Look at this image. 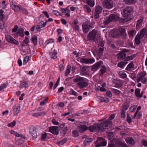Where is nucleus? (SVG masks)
Listing matches in <instances>:
<instances>
[{"mask_svg":"<svg viewBox=\"0 0 147 147\" xmlns=\"http://www.w3.org/2000/svg\"><path fill=\"white\" fill-rule=\"evenodd\" d=\"M117 16L114 14H111L105 18L104 23L107 25L109 24L111 22L117 19Z\"/></svg>","mask_w":147,"mask_h":147,"instance_id":"obj_5","label":"nucleus"},{"mask_svg":"<svg viewBox=\"0 0 147 147\" xmlns=\"http://www.w3.org/2000/svg\"><path fill=\"white\" fill-rule=\"evenodd\" d=\"M4 11L2 9L0 10V20L3 21L5 18V16L3 14Z\"/></svg>","mask_w":147,"mask_h":147,"instance_id":"obj_38","label":"nucleus"},{"mask_svg":"<svg viewBox=\"0 0 147 147\" xmlns=\"http://www.w3.org/2000/svg\"><path fill=\"white\" fill-rule=\"evenodd\" d=\"M104 41L102 40H101L100 41H99L98 45L99 46H100L101 47H102L104 46Z\"/></svg>","mask_w":147,"mask_h":147,"instance_id":"obj_64","label":"nucleus"},{"mask_svg":"<svg viewBox=\"0 0 147 147\" xmlns=\"http://www.w3.org/2000/svg\"><path fill=\"white\" fill-rule=\"evenodd\" d=\"M54 42V40L53 39L51 38L50 39L47 40L45 42V44L46 45H47L48 44L50 43H53Z\"/></svg>","mask_w":147,"mask_h":147,"instance_id":"obj_53","label":"nucleus"},{"mask_svg":"<svg viewBox=\"0 0 147 147\" xmlns=\"http://www.w3.org/2000/svg\"><path fill=\"white\" fill-rule=\"evenodd\" d=\"M57 54V51L55 50H54L53 52H51L50 53V56L51 57L54 59H55L57 58V57L56 55Z\"/></svg>","mask_w":147,"mask_h":147,"instance_id":"obj_24","label":"nucleus"},{"mask_svg":"<svg viewBox=\"0 0 147 147\" xmlns=\"http://www.w3.org/2000/svg\"><path fill=\"white\" fill-rule=\"evenodd\" d=\"M28 87V84L26 82H23L21 83L20 85V88H27Z\"/></svg>","mask_w":147,"mask_h":147,"instance_id":"obj_33","label":"nucleus"},{"mask_svg":"<svg viewBox=\"0 0 147 147\" xmlns=\"http://www.w3.org/2000/svg\"><path fill=\"white\" fill-rule=\"evenodd\" d=\"M142 38H141L140 36L137 35L135 38V43L137 45H139L140 42L141 41L140 39Z\"/></svg>","mask_w":147,"mask_h":147,"instance_id":"obj_26","label":"nucleus"},{"mask_svg":"<svg viewBox=\"0 0 147 147\" xmlns=\"http://www.w3.org/2000/svg\"><path fill=\"white\" fill-rule=\"evenodd\" d=\"M102 4L104 8L108 9H111L113 6V1L111 0H105Z\"/></svg>","mask_w":147,"mask_h":147,"instance_id":"obj_7","label":"nucleus"},{"mask_svg":"<svg viewBox=\"0 0 147 147\" xmlns=\"http://www.w3.org/2000/svg\"><path fill=\"white\" fill-rule=\"evenodd\" d=\"M112 125L111 121L108 119L100 124H95L90 126L89 129L90 131L92 132L104 131L106 128H110Z\"/></svg>","mask_w":147,"mask_h":147,"instance_id":"obj_1","label":"nucleus"},{"mask_svg":"<svg viewBox=\"0 0 147 147\" xmlns=\"http://www.w3.org/2000/svg\"><path fill=\"white\" fill-rule=\"evenodd\" d=\"M88 67L84 66L83 67L80 66V73L82 75H87L88 74V73L87 72V69Z\"/></svg>","mask_w":147,"mask_h":147,"instance_id":"obj_15","label":"nucleus"},{"mask_svg":"<svg viewBox=\"0 0 147 147\" xmlns=\"http://www.w3.org/2000/svg\"><path fill=\"white\" fill-rule=\"evenodd\" d=\"M18 28V26L17 25H15L14 26V28L12 29V31L13 32H16Z\"/></svg>","mask_w":147,"mask_h":147,"instance_id":"obj_63","label":"nucleus"},{"mask_svg":"<svg viewBox=\"0 0 147 147\" xmlns=\"http://www.w3.org/2000/svg\"><path fill=\"white\" fill-rule=\"evenodd\" d=\"M67 141V139L64 138L58 142V143L59 145H61L65 143Z\"/></svg>","mask_w":147,"mask_h":147,"instance_id":"obj_48","label":"nucleus"},{"mask_svg":"<svg viewBox=\"0 0 147 147\" xmlns=\"http://www.w3.org/2000/svg\"><path fill=\"white\" fill-rule=\"evenodd\" d=\"M118 30L119 31V34L120 36L124 35L125 32V29L124 28H120Z\"/></svg>","mask_w":147,"mask_h":147,"instance_id":"obj_36","label":"nucleus"},{"mask_svg":"<svg viewBox=\"0 0 147 147\" xmlns=\"http://www.w3.org/2000/svg\"><path fill=\"white\" fill-rule=\"evenodd\" d=\"M111 91L114 94H115L117 95H119L122 94L121 92L119 90L114 88L111 89Z\"/></svg>","mask_w":147,"mask_h":147,"instance_id":"obj_29","label":"nucleus"},{"mask_svg":"<svg viewBox=\"0 0 147 147\" xmlns=\"http://www.w3.org/2000/svg\"><path fill=\"white\" fill-rule=\"evenodd\" d=\"M102 11V8L99 5L97 7H96L95 11L98 13H101Z\"/></svg>","mask_w":147,"mask_h":147,"instance_id":"obj_34","label":"nucleus"},{"mask_svg":"<svg viewBox=\"0 0 147 147\" xmlns=\"http://www.w3.org/2000/svg\"><path fill=\"white\" fill-rule=\"evenodd\" d=\"M73 82H74L77 83V85L80 88H83L88 85L87 80L83 77L79 76L73 80Z\"/></svg>","mask_w":147,"mask_h":147,"instance_id":"obj_2","label":"nucleus"},{"mask_svg":"<svg viewBox=\"0 0 147 147\" xmlns=\"http://www.w3.org/2000/svg\"><path fill=\"white\" fill-rule=\"evenodd\" d=\"M29 60V56H26L24 58L23 61V64L25 65Z\"/></svg>","mask_w":147,"mask_h":147,"instance_id":"obj_50","label":"nucleus"},{"mask_svg":"<svg viewBox=\"0 0 147 147\" xmlns=\"http://www.w3.org/2000/svg\"><path fill=\"white\" fill-rule=\"evenodd\" d=\"M29 132L32 137L33 138L35 139L37 138V128L35 127H31L29 128Z\"/></svg>","mask_w":147,"mask_h":147,"instance_id":"obj_10","label":"nucleus"},{"mask_svg":"<svg viewBox=\"0 0 147 147\" xmlns=\"http://www.w3.org/2000/svg\"><path fill=\"white\" fill-rule=\"evenodd\" d=\"M5 38L6 40L11 43H13L16 45H18V42L15 39L9 35H7L6 36Z\"/></svg>","mask_w":147,"mask_h":147,"instance_id":"obj_13","label":"nucleus"},{"mask_svg":"<svg viewBox=\"0 0 147 147\" xmlns=\"http://www.w3.org/2000/svg\"><path fill=\"white\" fill-rule=\"evenodd\" d=\"M115 83V87L116 88H120L123 84V83L121 80H116Z\"/></svg>","mask_w":147,"mask_h":147,"instance_id":"obj_20","label":"nucleus"},{"mask_svg":"<svg viewBox=\"0 0 147 147\" xmlns=\"http://www.w3.org/2000/svg\"><path fill=\"white\" fill-rule=\"evenodd\" d=\"M82 26V30L85 33H87L89 30L93 28L94 27L92 24H88L85 22L83 24Z\"/></svg>","mask_w":147,"mask_h":147,"instance_id":"obj_6","label":"nucleus"},{"mask_svg":"<svg viewBox=\"0 0 147 147\" xmlns=\"http://www.w3.org/2000/svg\"><path fill=\"white\" fill-rule=\"evenodd\" d=\"M140 89L139 88H136L135 90V94L136 96L138 98H139V95H140Z\"/></svg>","mask_w":147,"mask_h":147,"instance_id":"obj_42","label":"nucleus"},{"mask_svg":"<svg viewBox=\"0 0 147 147\" xmlns=\"http://www.w3.org/2000/svg\"><path fill=\"white\" fill-rule=\"evenodd\" d=\"M9 132L13 134L16 137H19L20 136V134L17 132L13 131L10 130L9 131Z\"/></svg>","mask_w":147,"mask_h":147,"instance_id":"obj_46","label":"nucleus"},{"mask_svg":"<svg viewBox=\"0 0 147 147\" xmlns=\"http://www.w3.org/2000/svg\"><path fill=\"white\" fill-rule=\"evenodd\" d=\"M118 74L121 78H125L127 77L126 74L122 71H119L118 72Z\"/></svg>","mask_w":147,"mask_h":147,"instance_id":"obj_35","label":"nucleus"},{"mask_svg":"<svg viewBox=\"0 0 147 147\" xmlns=\"http://www.w3.org/2000/svg\"><path fill=\"white\" fill-rule=\"evenodd\" d=\"M125 141L127 143L130 144H133L134 143V140L132 138L129 137L126 138Z\"/></svg>","mask_w":147,"mask_h":147,"instance_id":"obj_25","label":"nucleus"},{"mask_svg":"<svg viewBox=\"0 0 147 147\" xmlns=\"http://www.w3.org/2000/svg\"><path fill=\"white\" fill-rule=\"evenodd\" d=\"M20 109V106H16L13 109V115L16 116L18 114Z\"/></svg>","mask_w":147,"mask_h":147,"instance_id":"obj_18","label":"nucleus"},{"mask_svg":"<svg viewBox=\"0 0 147 147\" xmlns=\"http://www.w3.org/2000/svg\"><path fill=\"white\" fill-rule=\"evenodd\" d=\"M98 36L97 31L95 29L93 30L88 34L87 39L89 41H92L95 42Z\"/></svg>","mask_w":147,"mask_h":147,"instance_id":"obj_3","label":"nucleus"},{"mask_svg":"<svg viewBox=\"0 0 147 147\" xmlns=\"http://www.w3.org/2000/svg\"><path fill=\"white\" fill-rule=\"evenodd\" d=\"M112 35L115 38H118L120 36L118 30L113 31L112 32Z\"/></svg>","mask_w":147,"mask_h":147,"instance_id":"obj_19","label":"nucleus"},{"mask_svg":"<svg viewBox=\"0 0 147 147\" xmlns=\"http://www.w3.org/2000/svg\"><path fill=\"white\" fill-rule=\"evenodd\" d=\"M84 8L85 10L87 12L89 13L91 12V9L88 5H85L84 6Z\"/></svg>","mask_w":147,"mask_h":147,"instance_id":"obj_47","label":"nucleus"},{"mask_svg":"<svg viewBox=\"0 0 147 147\" xmlns=\"http://www.w3.org/2000/svg\"><path fill=\"white\" fill-rule=\"evenodd\" d=\"M136 34L134 30H131L129 32V35L133 37Z\"/></svg>","mask_w":147,"mask_h":147,"instance_id":"obj_57","label":"nucleus"},{"mask_svg":"<svg viewBox=\"0 0 147 147\" xmlns=\"http://www.w3.org/2000/svg\"><path fill=\"white\" fill-rule=\"evenodd\" d=\"M127 63V61H121L119 63L117 64V66L120 68H123L124 66Z\"/></svg>","mask_w":147,"mask_h":147,"instance_id":"obj_32","label":"nucleus"},{"mask_svg":"<svg viewBox=\"0 0 147 147\" xmlns=\"http://www.w3.org/2000/svg\"><path fill=\"white\" fill-rule=\"evenodd\" d=\"M127 121L129 123H130L131 122V119L128 114L127 115Z\"/></svg>","mask_w":147,"mask_h":147,"instance_id":"obj_60","label":"nucleus"},{"mask_svg":"<svg viewBox=\"0 0 147 147\" xmlns=\"http://www.w3.org/2000/svg\"><path fill=\"white\" fill-rule=\"evenodd\" d=\"M136 57V55L135 54H134L130 56H129L127 57L126 58V60L127 61H129L130 60H132L133 58H135Z\"/></svg>","mask_w":147,"mask_h":147,"instance_id":"obj_44","label":"nucleus"},{"mask_svg":"<svg viewBox=\"0 0 147 147\" xmlns=\"http://www.w3.org/2000/svg\"><path fill=\"white\" fill-rule=\"evenodd\" d=\"M143 20V17L142 16L140 17V20H138L137 24H136V26H139L140 24L142 22Z\"/></svg>","mask_w":147,"mask_h":147,"instance_id":"obj_59","label":"nucleus"},{"mask_svg":"<svg viewBox=\"0 0 147 147\" xmlns=\"http://www.w3.org/2000/svg\"><path fill=\"white\" fill-rule=\"evenodd\" d=\"M115 143L117 144V146H120V147H127L126 146V145H123V144L122 142H120L119 140H117L115 142Z\"/></svg>","mask_w":147,"mask_h":147,"instance_id":"obj_40","label":"nucleus"},{"mask_svg":"<svg viewBox=\"0 0 147 147\" xmlns=\"http://www.w3.org/2000/svg\"><path fill=\"white\" fill-rule=\"evenodd\" d=\"M46 114L45 112H40L34 114L32 116L35 117H37L40 116H44Z\"/></svg>","mask_w":147,"mask_h":147,"instance_id":"obj_21","label":"nucleus"},{"mask_svg":"<svg viewBox=\"0 0 147 147\" xmlns=\"http://www.w3.org/2000/svg\"><path fill=\"white\" fill-rule=\"evenodd\" d=\"M123 2L126 4H133L136 2V0H123Z\"/></svg>","mask_w":147,"mask_h":147,"instance_id":"obj_23","label":"nucleus"},{"mask_svg":"<svg viewBox=\"0 0 147 147\" xmlns=\"http://www.w3.org/2000/svg\"><path fill=\"white\" fill-rule=\"evenodd\" d=\"M114 133L113 132H109L108 134V137L109 140L111 139V138L114 136Z\"/></svg>","mask_w":147,"mask_h":147,"instance_id":"obj_54","label":"nucleus"},{"mask_svg":"<svg viewBox=\"0 0 147 147\" xmlns=\"http://www.w3.org/2000/svg\"><path fill=\"white\" fill-rule=\"evenodd\" d=\"M129 18H121L119 20V22L120 23H123L127 22L129 20Z\"/></svg>","mask_w":147,"mask_h":147,"instance_id":"obj_39","label":"nucleus"},{"mask_svg":"<svg viewBox=\"0 0 147 147\" xmlns=\"http://www.w3.org/2000/svg\"><path fill=\"white\" fill-rule=\"evenodd\" d=\"M146 75V74L143 72H141L139 73L138 75V77H140V78H142L144 77Z\"/></svg>","mask_w":147,"mask_h":147,"instance_id":"obj_56","label":"nucleus"},{"mask_svg":"<svg viewBox=\"0 0 147 147\" xmlns=\"http://www.w3.org/2000/svg\"><path fill=\"white\" fill-rule=\"evenodd\" d=\"M91 7H93L94 6V3L93 0H87L86 2Z\"/></svg>","mask_w":147,"mask_h":147,"instance_id":"obj_37","label":"nucleus"},{"mask_svg":"<svg viewBox=\"0 0 147 147\" xmlns=\"http://www.w3.org/2000/svg\"><path fill=\"white\" fill-rule=\"evenodd\" d=\"M29 41V39L27 37H26L25 39L23 41L22 43V45H24L25 44H27L28 43Z\"/></svg>","mask_w":147,"mask_h":147,"instance_id":"obj_51","label":"nucleus"},{"mask_svg":"<svg viewBox=\"0 0 147 147\" xmlns=\"http://www.w3.org/2000/svg\"><path fill=\"white\" fill-rule=\"evenodd\" d=\"M16 122L15 121H13L12 122L8 123L7 126L9 127H13L15 125Z\"/></svg>","mask_w":147,"mask_h":147,"instance_id":"obj_52","label":"nucleus"},{"mask_svg":"<svg viewBox=\"0 0 147 147\" xmlns=\"http://www.w3.org/2000/svg\"><path fill=\"white\" fill-rule=\"evenodd\" d=\"M24 30L22 28H19L17 33L21 37H23L24 36Z\"/></svg>","mask_w":147,"mask_h":147,"instance_id":"obj_27","label":"nucleus"},{"mask_svg":"<svg viewBox=\"0 0 147 147\" xmlns=\"http://www.w3.org/2000/svg\"><path fill=\"white\" fill-rule=\"evenodd\" d=\"M72 135L74 137H76L79 136L78 132L76 130H74L72 132Z\"/></svg>","mask_w":147,"mask_h":147,"instance_id":"obj_49","label":"nucleus"},{"mask_svg":"<svg viewBox=\"0 0 147 147\" xmlns=\"http://www.w3.org/2000/svg\"><path fill=\"white\" fill-rule=\"evenodd\" d=\"M103 65V63L102 61H100L96 62L92 66L91 70L92 71H93V72H95L102 66Z\"/></svg>","mask_w":147,"mask_h":147,"instance_id":"obj_9","label":"nucleus"},{"mask_svg":"<svg viewBox=\"0 0 147 147\" xmlns=\"http://www.w3.org/2000/svg\"><path fill=\"white\" fill-rule=\"evenodd\" d=\"M146 30V28H143L140 31V34L137 35L140 36L141 38H143L145 34Z\"/></svg>","mask_w":147,"mask_h":147,"instance_id":"obj_28","label":"nucleus"},{"mask_svg":"<svg viewBox=\"0 0 147 147\" xmlns=\"http://www.w3.org/2000/svg\"><path fill=\"white\" fill-rule=\"evenodd\" d=\"M12 9L16 12H18L21 9H22V6L20 5H16L13 3H12L11 5Z\"/></svg>","mask_w":147,"mask_h":147,"instance_id":"obj_16","label":"nucleus"},{"mask_svg":"<svg viewBox=\"0 0 147 147\" xmlns=\"http://www.w3.org/2000/svg\"><path fill=\"white\" fill-rule=\"evenodd\" d=\"M97 144L96 145V147H100V146H104L106 145V142L103 138H98L96 142Z\"/></svg>","mask_w":147,"mask_h":147,"instance_id":"obj_8","label":"nucleus"},{"mask_svg":"<svg viewBox=\"0 0 147 147\" xmlns=\"http://www.w3.org/2000/svg\"><path fill=\"white\" fill-rule=\"evenodd\" d=\"M47 21H46L45 22H44L42 21L40 22L39 24L38 25L41 27H45L47 24Z\"/></svg>","mask_w":147,"mask_h":147,"instance_id":"obj_45","label":"nucleus"},{"mask_svg":"<svg viewBox=\"0 0 147 147\" xmlns=\"http://www.w3.org/2000/svg\"><path fill=\"white\" fill-rule=\"evenodd\" d=\"M117 55L118 56L117 59L121 60L125 58L126 54L124 52H121L118 53Z\"/></svg>","mask_w":147,"mask_h":147,"instance_id":"obj_17","label":"nucleus"},{"mask_svg":"<svg viewBox=\"0 0 147 147\" xmlns=\"http://www.w3.org/2000/svg\"><path fill=\"white\" fill-rule=\"evenodd\" d=\"M88 129L87 127L83 122L80 123L79 126L78 127V130L79 132L80 133H83L85 131Z\"/></svg>","mask_w":147,"mask_h":147,"instance_id":"obj_11","label":"nucleus"},{"mask_svg":"<svg viewBox=\"0 0 147 147\" xmlns=\"http://www.w3.org/2000/svg\"><path fill=\"white\" fill-rule=\"evenodd\" d=\"M49 131L53 134L57 135L59 133V127L55 126H51L49 127Z\"/></svg>","mask_w":147,"mask_h":147,"instance_id":"obj_14","label":"nucleus"},{"mask_svg":"<svg viewBox=\"0 0 147 147\" xmlns=\"http://www.w3.org/2000/svg\"><path fill=\"white\" fill-rule=\"evenodd\" d=\"M48 98H47L41 102L40 103V105H44L46 103L48 99Z\"/></svg>","mask_w":147,"mask_h":147,"instance_id":"obj_61","label":"nucleus"},{"mask_svg":"<svg viewBox=\"0 0 147 147\" xmlns=\"http://www.w3.org/2000/svg\"><path fill=\"white\" fill-rule=\"evenodd\" d=\"M93 141V139L92 138H86L85 139L84 141V143L85 144L90 143Z\"/></svg>","mask_w":147,"mask_h":147,"instance_id":"obj_43","label":"nucleus"},{"mask_svg":"<svg viewBox=\"0 0 147 147\" xmlns=\"http://www.w3.org/2000/svg\"><path fill=\"white\" fill-rule=\"evenodd\" d=\"M101 101L103 102H109V100L107 98H101Z\"/></svg>","mask_w":147,"mask_h":147,"instance_id":"obj_55","label":"nucleus"},{"mask_svg":"<svg viewBox=\"0 0 147 147\" xmlns=\"http://www.w3.org/2000/svg\"><path fill=\"white\" fill-rule=\"evenodd\" d=\"M61 11L62 13H68L69 11V10L68 9L66 8L65 9L63 8H61Z\"/></svg>","mask_w":147,"mask_h":147,"instance_id":"obj_58","label":"nucleus"},{"mask_svg":"<svg viewBox=\"0 0 147 147\" xmlns=\"http://www.w3.org/2000/svg\"><path fill=\"white\" fill-rule=\"evenodd\" d=\"M31 40L34 43V45H36L37 44V37L35 35H34L31 38Z\"/></svg>","mask_w":147,"mask_h":147,"instance_id":"obj_30","label":"nucleus"},{"mask_svg":"<svg viewBox=\"0 0 147 147\" xmlns=\"http://www.w3.org/2000/svg\"><path fill=\"white\" fill-rule=\"evenodd\" d=\"M101 67V68L99 71L100 76H103L104 74L106 72L107 70V69L105 67L103 66V65Z\"/></svg>","mask_w":147,"mask_h":147,"instance_id":"obj_22","label":"nucleus"},{"mask_svg":"<svg viewBox=\"0 0 147 147\" xmlns=\"http://www.w3.org/2000/svg\"><path fill=\"white\" fill-rule=\"evenodd\" d=\"M134 65L133 63L132 62L129 63L127 66L126 70L130 71L131 69L134 67Z\"/></svg>","mask_w":147,"mask_h":147,"instance_id":"obj_31","label":"nucleus"},{"mask_svg":"<svg viewBox=\"0 0 147 147\" xmlns=\"http://www.w3.org/2000/svg\"><path fill=\"white\" fill-rule=\"evenodd\" d=\"M95 61V59L93 58L90 59L82 58L80 59L81 62L86 64H91L94 62Z\"/></svg>","mask_w":147,"mask_h":147,"instance_id":"obj_12","label":"nucleus"},{"mask_svg":"<svg viewBox=\"0 0 147 147\" xmlns=\"http://www.w3.org/2000/svg\"><path fill=\"white\" fill-rule=\"evenodd\" d=\"M133 10V8L131 7L127 6L123 9L122 13L124 17L129 18L130 19L131 13Z\"/></svg>","mask_w":147,"mask_h":147,"instance_id":"obj_4","label":"nucleus"},{"mask_svg":"<svg viewBox=\"0 0 147 147\" xmlns=\"http://www.w3.org/2000/svg\"><path fill=\"white\" fill-rule=\"evenodd\" d=\"M104 50V48L100 47L99 49L98 54L99 55H102V53H103Z\"/></svg>","mask_w":147,"mask_h":147,"instance_id":"obj_62","label":"nucleus"},{"mask_svg":"<svg viewBox=\"0 0 147 147\" xmlns=\"http://www.w3.org/2000/svg\"><path fill=\"white\" fill-rule=\"evenodd\" d=\"M70 69H71V66L70 65H68L67 69L66 70V71L65 73V76H66L67 75H68L70 72Z\"/></svg>","mask_w":147,"mask_h":147,"instance_id":"obj_41","label":"nucleus"}]
</instances>
